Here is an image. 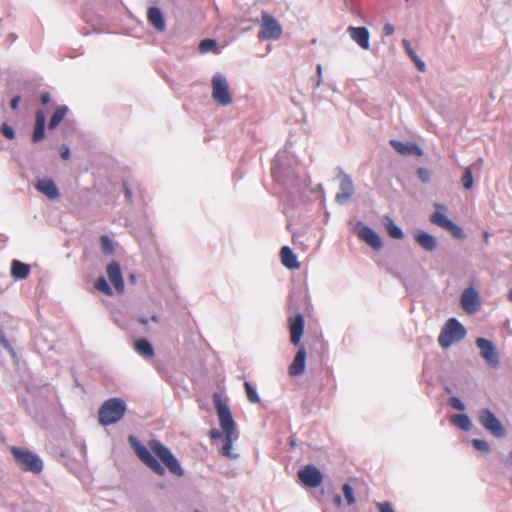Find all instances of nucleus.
Masks as SVG:
<instances>
[{
	"mask_svg": "<svg viewBox=\"0 0 512 512\" xmlns=\"http://www.w3.org/2000/svg\"><path fill=\"white\" fill-rule=\"evenodd\" d=\"M126 412L125 401L121 398L106 400L98 411V421L102 426H109L120 421Z\"/></svg>",
	"mask_w": 512,
	"mask_h": 512,
	"instance_id": "obj_1",
	"label": "nucleus"
},
{
	"mask_svg": "<svg viewBox=\"0 0 512 512\" xmlns=\"http://www.w3.org/2000/svg\"><path fill=\"white\" fill-rule=\"evenodd\" d=\"M10 452L21 470L35 474L43 470L42 460L30 450L12 446Z\"/></svg>",
	"mask_w": 512,
	"mask_h": 512,
	"instance_id": "obj_2",
	"label": "nucleus"
},
{
	"mask_svg": "<svg viewBox=\"0 0 512 512\" xmlns=\"http://www.w3.org/2000/svg\"><path fill=\"white\" fill-rule=\"evenodd\" d=\"M466 336L464 326L455 318H450L442 328L438 342L442 348L450 347L454 342L462 340Z\"/></svg>",
	"mask_w": 512,
	"mask_h": 512,
	"instance_id": "obj_3",
	"label": "nucleus"
},
{
	"mask_svg": "<svg viewBox=\"0 0 512 512\" xmlns=\"http://www.w3.org/2000/svg\"><path fill=\"white\" fill-rule=\"evenodd\" d=\"M149 447L160 458L170 473L178 477L184 475V470L179 461L166 446L157 440H151L149 441Z\"/></svg>",
	"mask_w": 512,
	"mask_h": 512,
	"instance_id": "obj_4",
	"label": "nucleus"
},
{
	"mask_svg": "<svg viewBox=\"0 0 512 512\" xmlns=\"http://www.w3.org/2000/svg\"><path fill=\"white\" fill-rule=\"evenodd\" d=\"M212 98L221 105L228 106L232 103L233 99L229 91V85L226 77L220 73H216L211 79Z\"/></svg>",
	"mask_w": 512,
	"mask_h": 512,
	"instance_id": "obj_5",
	"label": "nucleus"
},
{
	"mask_svg": "<svg viewBox=\"0 0 512 512\" xmlns=\"http://www.w3.org/2000/svg\"><path fill=\"white\" fill-rule=\"evenodd\" d=\"M436 211L430 216V221L444 230L449 231L453 237L457 239H464L465 234L463 229L456 225L453 221L448 219L445 215L446 207L443 204H435Z\"/></svg>",
	"mask_w": 512,
	"mask_h": 512,
	"instance_id": "obj_6",
	"label": "nucleus"
},
{
	"mask_svg": "<svg viewBox=\"0 0 512 512\" xmlns=\"http://www.w3.org/2000/svg\"><path fill=\"white\" fill-rule=\"evenodd\" d=\"M129 442L133 447L138 458L149 467L154 473L159 476H163L165 474V469L160 464V462L149 452V450L142 445L137 438L134 436H129Z\"/></svg>",
	"mask_w": 512,
	"mask_h": 512,
	"instance_id": "obj_7",
	"label": "nucleus"
},
{
	"mask_svg": "<svg viewBox=\"0 0 512 512\" xmlns=\"http://www.w3.org/2000/svg\"><path fill=\"white\" fill-rule=\"evenodd\" d=\"M261 17L262 22L258 38L261 40L279 39L282 35V27L278 21L267 12H262Z\"/></svg>",
	"mask_w": 512,
	"mask_h": 512,
	"instance_id": "obj_8",
	"label": "nucleus"
},
{
	"mask_svg": "<svg viewBox=\"0 0 512 512\" xmlns=\"http://www.w3.org/2000/svg\"><path fill=\"white\" fill-rule=\"evenodd\" d=\"M213 401L217 410L220 427L224 434H233L235 429V422L229 407L221 402V398L217 393L213 395Z\"/></svg>",
	"mask_w": 512,
	"mask_h": 512,
	"instance_id": "obj_9",
	"label": "nucleus"
},
{
	"mask_svg": "<svg viewBox=\"0 0 512 512\" xmlns=\"http://www.w3.org/2000/svg\"><path fill=\"white\" fill-rule=\"evenodd\" d=\"M480 424L488 430L493 436L502 438L505 436V429L496 418V416L488 409H482L478 413Z\"/></svg>",
	"mask_w": 512,
	"mask_h": 512,
	"instance_id": "obj_10",
	"label": "nucleus"
},
{
	"mask_svg": "<svg viewBox=\"0 0 512 512\" xmlns=\"http://www.w3.org/2000/svg\"><path fill=\"white\" fill-rule=\"evenodd\" d=\"M476 345L480 350L481 357L484 358L490 366L497 367L499 365L498 353L491 341L485 338H478Z\"/></svg>",
	"mask_w": 512,
	"mask_h": 512,
	"instance_id": "obj_11",
	"label": "nucleus"
},
{
	"mask_svg": "<svg viewBox=\"0 0 512 512\" xmlns=\"http://www.w3.org/2000/svg\"><path fill=\"white\" fill-rule=\"evenodd\" d=\"M298 477L303 484L312 488L320 486L323 481L321 472L312 465H306L303 469L299 470Z\"/></svg>",
	"mask_w": 512,
	"mask_h": 512,
	"instance_id": "obj_12",
	"label": "nucleus"
},
{
	"mask_svg": "<svg viewBox=\"0 0 512 512\" xmlns=\"http://www.w3.org/2000/svg\"><path fill=\"white\" fill-rule=\"evenodd\" d=\"M461 306L469 314H473L480 309V298L478 292L470 287L463 291L461 295Z\"/></svg>",
	"mask_w": 512,
	"mask_h": 512,
	"instance_id": "obj_13",
	"label": "nucleus"
},
{
	"mask_svg": "<svg viewBox=\"0 0 512 512\" xmlns=\"http://www.w3.org/2000/svg\"><path fill=\"white\" fill-rule=\"evenodd\" d=\"M290 341L293 345L299 346L304 332V317L302 314H297L294 317L288 318Z\"/></svg>",
	"mask_w": 512,
	"mask_h": 512,
	"instance_id": "obj_14",
	"label": "nucleus"
},
{
	"mask_svg": "<svg viewBox=\"0 0 512 512\" xmlns=\"http://www.w3.org/2000/svg\"><path fill=\"white\" fill-rule=\"evenodd\" d=\"M358 237L365 241L374 250H380L382 248V241L379 235L370 227L359 223L356 227Z\"/></svg>",
	"mask_w": 512,
	"mask_h": 512,
	"instance_id": "obj_15",
	"label": "nucleus"
},
{
	"mask_svg": "<svg viewBox=\"0 0 512 512\" xmlns=\"http://www.w3.org/2000/svg\"><path fill=\"white\" fill-rule=\"evenodd\" d=\"M347 32L354 42H356L362 49L368 50L370 48V33L366 27L349 26Z\"/></svg>",
	"mask_w": 512,
	"mask_h": 512,
	"instance_id": "obj_16",
	"label": "nucleus"
},
{
	"mask_svg": "<svg viewBox=\"0 0 512 512\" xmlns=\"http://www.w3.org/2000/svg\"><path fill=\"white\" fill-rule=\"evenodd\" d=\"M106 271L108 278L113 284L115 290L118 293H122L124 291V282L119 264L115 261L111 262L107 266Z\"/></svg>",
	"mask_w": 512,
	"mask_h": 512,
	"instance_id": "obj_17",
	"label": "nucleus"
},
{
	"mask_svg": "<svg viewBox=\"0 0 512 512\" xmlns=\"http://www.w3.org/2000/svg\"><path fill=\"white\" fill-rule=\"evenodd\" d=\"M306 365V350L304 346H300L292 363L288 368L290 376L301 375L305 370Z\"/></svg>",
	"mask_w": 512,
	"mask_h": 512,
	"instance_id": "obj_18",
	"label": "nucleus"
},
{
	"mask_svg": "<svg viewBox=\"0 0 512 512\" xmlns=\"http://www.w3.org/2000/svg\"><path fill=\"white\" fill-rule=\"evenodd\" d=\"M35 188L51 200L59 197L58 188L52 179L44 178L38 180L35 183Z\"/></svg>",
	"mask_w": 512,
	"mask_h": 512,
	"instance_id": "obj_19",
	"label": "nucleus"
},
{
	"mask_svg": "<svg viewBox=\"0 0 512 512\" xmlns=\"http://www.w3.org/2000/svg\"><path fill=\"white\" fill-rule=\"evenodd\" d=\"M45 123L46 117L42 110L35 113V125L32 133V142L38 143L45 138Z\"/></svg>",
	"mask_w": 512,
	"mask_h": 512,
	"instance_id": "obj_20",
	"label": "nucleus"
},
{
	"mask_svg": "<svg viewBox=\"0 0 512 512\" xmlns=\"http://www.w3.org/2000/svg\"><path fill=\"white\" fill-rule=\"evenodd\" d=\"M147 19L149 23L157 30L164 31L166 24L162 12L157 7H150L147 11Z\"/></svg>",
	"mask_w": 512,
	"mask_h": 512,
	"instance_id": "obj_21",
	"label": "nucleus"
},
{
	"mask_svg": "<svg viewBox=\"0 0 512 512\" xmlns=\"http://www.w3.org/2000/svg\"><path fill=\"white\" fill-rule=\"evenodd\" d=\"M390 145L401 155H422V150L416 144H405L398 140H391Z\"/></svg>",
	"mask_w": 512,
	"mask_h": 512,
	"instance_id": "obj_22",
	"label": "nucleus"
},
{
	"mask_svg": "<svg viewBox=\"0 0 512 512\" xmlns=\"http://www.w3.org/2000/svg\"><path fill=\"white\" fill-rule=\"evenodd\" d=\"M280 257L282 264L288 269H298L300 267V264L297 261V257L290 247H282L280 251Z\"/></svg>",
	"mask_w": 512,
	"mask_h": 512,
	"instance_id": "obj_23",
	"label": "nucleus"
},
{
	"mask_svg": "<svg viewBox=\"0 0 512 512\" xmlns=\"http://www.w3.org/2000/svg\"><path fill=\"white\" fill-rule=\"evenodd\" d=\"M415 240L426 251H433L437 245L435 237L422 230L415 234Z\"/></svg>",
	"mask_w": 512,
	"mask_h": 512,
	"instance_id": "obj_24",
	"label": "nucleus"
},
{
	"mask_svg": "<svg viewBox=\"0 0 512 512\" xmlns=\"http://www.w3.org/2000/svg\"><path fill=\"white\" fill-rule=\"evenodd\" d=\"M340 190L341 192L336 195V199L338 201L349 199L352 196L354 187L353 182L348 175H344L342 177L340 182Z\"/></svg>",
	"mask_w": 512,
	"mask_h": 512,
	"instance_id": "obj_25",
	"label": "nucleus"
},
{
	"mask_svg": "<svg viewBox=\"0 0 512 512\" xmlns=\"http://www.w3.org/2000/svg\"><path fill=\"white\" fill-rule=\"evenodd\" d=\"M30 274V266L19 260H13L11 263V275L15 279H26Z\"/></svg>",
	"mask_w": 512,
	"mask_h": 512,
	"instance_id": "obj_26",
	"label": "nucleus"
},
{
	"mask_svg": "<svg viewBox=\"0 0 512 512\" xmlns=\"http://www.w3.org/2000/svg\"><path fill=\"white\" fill-rule=\"evenodd\" d=\"M68 112V107L65 105L59 106L54 111L52 117L49 120L48 123V129L53 130L55 129L65 118Z\"/></svg>",
	"mask_w": 512,
	"mask_h": 512,
	"instance_id": "obj_27",
	"label": "nucleus"
},
{
	"mask_svg": "<svg viewBox=\"0 0 512 512\" xmlns=\"http://www.w3.org/2000/svg\"><path fill=\"white\" fill-rule=\"evenodd\" d=\"M384 226L388 235L393 239H403L404 233L400 227L390 217H385Z\"/></svg>",
	"mask_w": 512,
	"mask_h": 512,
	"instance_id": "obj_28",
	"label": "nucleus"
},
{
	"mask_svg": "<svg viewBox=\"0 0 512 512\" xmlns=\"http://www.w3.org/2000/svg\"><path fill=\"white\" fill-rule=\"evenodd\" d=\"M135 350L144 357L152 358L154 356V349L146 339H139L134 343Z\"/></svg>",
	"mask_w": 512,
	"mask_h": 512,
	"instance_id": "obj_29",
	"label": "nucleus"
},
{
	"mask_svg": "<svg viewBox=\"0 0 512 512\" xmlns=\"http://www.w3.org/2000/svg\"><path fill=\"white\" fill-rule=\"evenodd\" d=\"M452 423L463 431H469L471 429V421L465 414H458L453 416Z\"/></svg>",
	"mask_w": 512,
	"mask_h": 512,
	"instance_id": "obj_30",
	"label": "nucleus"
},
{
	"mask_svg": "<svg viewBox=\"0 0 512 512\" xmlns=\"http://www.w3.org/2000/svg\"><path fill=\"white\" fill-rule=\"evenodd\" d=\"M461 182L465 190H470L473 187L472 167H466L461 177Z\"/></svg>",
	"mask_w": 512,
	"mask_h": 512,
	"instance_id": "obj_31",
	"label": "nucleus"
},
{
	"mask_svg": "<svg viewBox=\"0 0 512 512\" xmlns=\"http://www.w3.org/2000/svg\"><path fill=\"white\" fill-rule=\"evenodd\" d=\"M95 288L104 293L105 295L111 296L113 294L112 289L110 288L106 279L103 276L98 277L96 279Z\"/></svg>",
	"mask_w": 512,
	"mask_h": 512,
	"instance_id": "obj_32",
	"label": "nucleus"
},
{
	"mask_svg": "<svg viewBox=\"0 0 512 512\" xmlns=\"http://www.w3.org/2000/svg\"><path fill=\"white\" fill-rule=\"evenodd\" d=\"M244 387H245V391H246L248 400L250 402H252V403H259L260 402V398H259L256 390L250 384V382L245 381Z\"/></svg>",
	"mask_w": 512,
	"mask_h": 512,
	"instance_id": "obj_33",
	"label": "nucleus"
},
{
	"mask_svg": "<svg viewBox=\"0 0 512 512\" xmlns=\"http://www.w3.org/2000/svg\"><path fill=\"white\" fill-rule=\"evenodd\" d=\"M217 43L212 39H204L199 43L198 49L201 53H206L216 49Z\"/></svg>",
	"mask_w": 512,
	"mask_h": 512,
	"instance_id": "obj_34",
	"label": "nucleus"
},
{
	"mask_svg": "<svg viewBox=\"0 0 512 512\" xmlns=\"http://www.w3.org/2000/svg\"><path fill=\"white\" fill-rule=\"evenodd\" d=\"M100 243L104 254L111 255L113 253L114 247L108 236L102 235L100 237Z\"/></svg>",
	"mask_w": 512,
	"mask_h": 512,
	"instance_id": "obj_35",
	"label": "nucleus"
},
{
	"mask_svg": "<svg viewBox=\"0 0 512 512\" xmlns=\"http://www.w3.org/2000/svg\"><path fill=\"white\" fill-rule=\"evenodd\" d=\"M226 442L222 446L220 453L223 456L231 457V449H232V442H233V434L225 435Z\"/></svg>",
	"mask_w": 512,
	"mask_h": 512,
	"instance_id": "obj_36",
	"label": "nucleus"
},
{
	"mask_svg": "<svg viewBox=\"0 0 512 512\" xmlns=\"http://www.w3.org/2000/svg\"><path fill=\"white\" fill-rule=\"evenodd\" d=\"M342 490H343L345 499L347 501V504L349 506L354 505L356 500H355V497H354V493H353L352 487L349 484L346 483V484L343 485Z\"/></svg>",
	"mask_w": 512,
	"mask_h": 512,
	"instance_id": "obj_37",
	"label": "nucleus"
},
{
	"mask_svg": "<svg viewBox=\"0 0 512 512\" xmlns=\"http://www.w3.org/2000/svg\"><path fill=\"white\" fill-rule=\"evenodd\" d=\"M1 133L3 136L9 140H13L15 138L14 129L8 125L7 123H3L1 126Z\"/></svg>",
	"mask_w": 512,
	"mask_h": 512,
	"instance_id": "obj_38",
	"label": "nucleus"
},
{
	"mask_svg": "<svg viewBox=\"0 0 512 512\" xmlns=\"http://www.w3.org/2000/svg\"><path fill=\"white\" fill-rule=\"evenodd\" d=\"M472 444H473L474 448L477 450L484 451V452H488L490 450L489 444L485 440L474 439L472 441Z\"/></svg>",
	"mask_w": 512,
	"mask_h": 512,
	"instance_id": "obj_39",
	"label": "nucleus"
},
{
	"mask_svg": "<svg viewBox=\"0 0 512 512\" xmlns=\"http://www.w3.org/2000/svg\"><path fill=\"white\" fill-rule=\"evenodd\" d=\"M409 57L414 62V64L416 65V67L418 68L419 71H421V72L425 71V69H426L425 63L417 56V54L415 52H413V54H410Z\"/></svg>",
	"mask_w": 512,
	"mask_h": 512,
	"instance_id": "obj_40",
	"label": "nucleus"
},
{
	"mask_svg": "<svg viewBox=\"0 0 512 512\" xmlns=\"http://www.w3.org/2000/svg\"><path fill=\"white\" fill-rule=\"evenodd\" d=\"M409 57L414 62V64L416 65V67L418 68L419 71H421V72L425 71V69H426L425 63L417 56V54L415 52H413V54H410Z\"/></svg>",
	"mask_w": 512,
	"mask_h": 512,
	"instance_id": "obj_41",
	"label": "nucleus"
},
{
	"mask_svg": "<svg viewBox=\"0 0 512 512\" xmlns=\"http://www.w3.org/2000/svg\"><path fill=\"white\" fill-rule=\"evenodd\" d=\"M409 57L414 62V64L416 65V67L418 68L419 71H421V72L425 71V69H426L425 63L417 56V54L415 52H413V54H410Z\"/></svg>",
	"mask_w": 512,
	"mask_h": 512,
	"instance_id": "obj_42",
	"label": "nucleus"
},
{
	"mask_svg": "<svg viewBox=\"0 0 512 512\" xmlns=\"http://www.w3.org/2000/svg\"><path fill=\"white\" fill-rule=\"evenodd\" d=\"M449 402H450V405H451L454 409H456V410H458V411H463V410L465 409L464 404H463V403H462V401H461L459 398H457V397H452V398H450Z\"/></svg>",
	"mask_w": 512,
	"mask_h": 512,
	"instance_id": "obj_43",
	"label": "nucleus"
},
{
	"mask_svg": "<svg viewBox=\"0 0 512 512\" xmlns=\"http://www.w3.org/2000/svg\"><path fill=\"white\" fill-rule=\"evenodd\" d=\"M379 512H395L389 502H379L376 504Z\"/></svg>",
	"mask_w": 512,
	"mask_h": 512,
	"instance_id": "obj_44",
	"label": "nucleus"
},
{
	"mask_svg": "<svg viewBox=\"0 0 512 512\" xmlns=\"http://www.w3.org/2000/svg\"><path fill=\"white\" fill-rule=\"evenodd\" d=\"M417 174L423 182H427L430 179V172L426 168H419Z\"/></svg>",
	"mask_w": 512,
	"mask_h": 512,
	"instance_id": "obj_45",
	"label": "nucleus"
},
{
	"mask_svg": "<svg viewBox=\"0 0 512 512\" xmlns=\"http://www.w3.org/2000/svg\"><path fill=\"white\" fill-rule=\"evenodd\" d=\"M395 32V28L392 24L386 23L383 27L384 36H390Z\"/></svg>",
	"mask_w": 512,
	"mask_h": 512,
	"instance_id": "obj_46",
	"label": "nucleus"
},
{
	"mask_svg": "<svg viewBox=\"0 0 512 512\" xmlns=\"http://www.w3.org/2000/svg\"><path fill=\"white\" fill-rule=\"evenodd\" d=\"M21 101V96L20 95H16L14 96L11 101H10V107L13 109V110H16L19 106V103Z\"/></svg>",
	"mask_w": 512,
	"mask_h": 512,
	"instance_id": "obj_47",
	"label": "nucleus"
},
{
	"mask_svg": "<svg viewBox=\"0 0 512 512\" xmlns=\"http://www.w3.org/2000/svg\"><path fill=\"white\" fill-rule=\"evenodd\" d=\"M123 192L125 194V197L128 201H131L132 199V191L129 188L127 182H123Z\"/></svg>",
	"mask_w": 512,
	"mask_h": 512,
	"instance_id": "obj_48",
	"label": "nucleus"
},
{
	"mask_svg": "<svg viewBox=\"0 0 512 512\" xmlns=\"http://www.w3.org/2000/svg\"><path fill=\"white\" fill-rule=\"evenodd\" d=\"M402 45H403V47H404V49H405V51H406V53H407L408 55L413 54V52H415V51L412 49V47H411V45H410V42H409L407 39H403V40H402Z\"/></svg>",
	"mask_w": 512,
	"mask_h": 512,
	"instance_id": "obj_49",
	"label": "nucleus"
},
{
	"mask_svg": "<svg viewBox=\"0 0 512 512\" xmlns=\"http://www.w3.org/2000/svg\"><path fill=\"white\" fill-rule=\"evenodd\" d=\"M40 101L42 105H46L50 101V93L49 92H42L40 95Z\"/></svg>",
	"mask_w": 512,
	"mask_h": 512,
	"instance_id": "obj_50",
	"label": "nucleus"
},
{
	"mask_svg": "<svg viewBox=\"0 0 512 512\" xmlns=\"http://www.w3.org/2000/svg\"><path fill=\"white\" fill-rule=\"evenodd\" d=\"M69 157H70V150H69V148L67 146H63L61 148V158L63 160H68Z\"/></svg>",
	"mask_w": 512,
	"mask_h": 512,
	"instance_id": "obj_51",
	"label": "nucleus"
},
{
	"mask_svg": "<svg viewBox=\"0 0 512 512\" xmlns=\"http://www.w3.org/2000/svg\"><path fill=\"white\" fill-rule=\"evenodd\" d=\"M0 344L6 348V349H9V350H12L11 346H10V343L8 342V340L5 338V336L3 334H0Z\"/></svg>",
	"mask_w": 512,
	"mask_h": 512,
	"instance_id": "obj_52",
	"label": "nucleus"
},
{
	"mask_svg": "<svg viewBox=\"0 0 512 512\" xmlns=\"http://www.w3.org/2000/svg\"><path fill=\"white\" fill-rule=\"evenodd\" d=\"M483 163H484L483 158H478L472 166L480 169L482 167Z\"/></svg>",
	"mask_w": 512,
	"mask_h": 512,
	"instance_id": "obj_53",
	"label": "nucleus"
},
{
	"mask_svg": "<svg viewBox=\"0 0 512 512\" xmlns=\"http://www.w3.org/2000/svg\"><path fill=\"white\" fill-rule=\"evenodd\" d=\"M334 502L337 506H341V504H342L341 497L339 495H336L334 498Z\"/></svg>",
	"mask_w": 512,
	"mask_h": 512,
	"instance_id": "obj_54",
	"label": "nucleus"
},
{
	"mask_svg": "<svg viewBox=\"0 0 512 512\" xmlns=\"http://www.w3.org/2000/svg\"><path fill=\"white\" fill-rule=\"evenodd\" d=\"M317 74L319 76V78L321 77V74H322V67L321 65H317ZM320 84V79L318 80V85Z\"/></svg>",
	"mask_w": 512,
	"mask_h": 512,
	"instance_id": "obj_55",
	"label": "nucleus"
},
{
	"mask_svg": "<svg viewBox=\"0 0 512 512\" xmlns=\"http://www.w3.org/2000/svg\"><path fill=\"white\" fill-rule=\"evenodd\" d=\"M210 436H211V438H216V437H218V436H219V432L211 431V432H210Z\"/></svg>",
	"mask_w": 512,
	"mask_h": 512,
	"instance_id": "obj_56",
	"label": "nucleus"
},
{
	"mask_svg": "<svg viewBox=\"0 0 512 512\" xmlns=\"http://www.w3.org/2000/svg\"><path fill=\"white\" fill-rule=\"evenodd\" d=\"M139 322H140L141 324L146 325V324L148 323V319H146V318H140V319H139Z\"/></svg>",
	"mask_w": 512,
	"mask_h": 512,
	"instance_id": "obj_57",
	"label": "nucleus"
},
{
	"mask_svg": "<svg viewBox=\"0 0 512 512\" xmlns=\"http://www.w3.org/2000/svg\"><path fill=\"white\" fill-rule=\"evenodd\" d=\"M150 319L153 322H158V316L157 315H152Z\"/></svg>",
	"mask_w": 512,
	"mask_h": 512,
	"instance_id": "obj_58",
	"label": "nucleus"
},
{
	"mask_svg": "<svg viewBox=\"0 0 512 512\" xmlns=\"http://www.w3.org/2000/svg\"><path fill=\"white\" fill-rule=\"evenodd\" d=\"M508 298L512 302V289L508 293Z\"/></svg>",
	"mask_w": 512,
	"mask_h": 512,
	"instance_id": "obj_59",
	"label": "nucleus"
},
{
	"mask_svg": "<svg viewBox=\"0 0 512 512\" xmlns=\"http://www.w3.org/2000/svg\"><path fill=\"white\" fill-rule=\"evenodd\" d=\"M488 237H489L488 232H485V233H484L485 242H487V241H488Z\"/></svg>",
	"mask_w": 512,
	"mask_h": 512,
	"instance_id": "obj_60",
	"label": "nucleus"
}]
</instances>
